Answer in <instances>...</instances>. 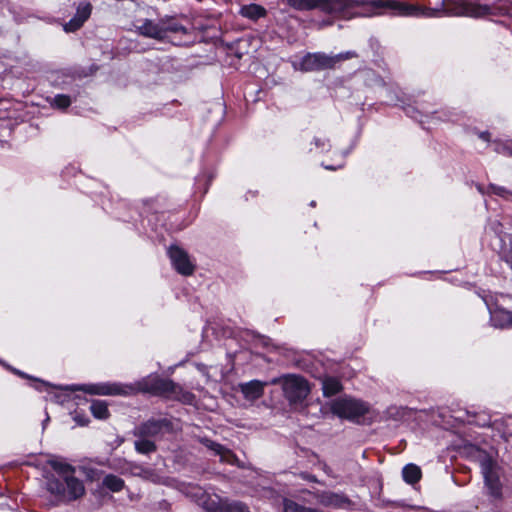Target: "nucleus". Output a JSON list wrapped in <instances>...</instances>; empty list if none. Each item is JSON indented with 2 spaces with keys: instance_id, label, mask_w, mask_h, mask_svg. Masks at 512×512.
I'll return each instance as SVG.
<instances>
[{
  "instance_id": "nucleus-2",
  "label": "nucleus",
  "mask_w": 512,
  "mask_h": 512,
  "mask_svg": "<svg viewBox=\"0 0 512 512\" xmlns=\"http://www.w3.org/2000/svg\"><path fill=\"white\" fill-rule=\"evenodd\" d=\"M49 464L55 474L46 478L48 492L64 502L76 500L85 494L84 484L75 476L74 467L58 460H50Z\"/></svg>"
},
{
  "instance_id": "nucleus-9",
  "label": "nucleus",
  "mask_w": 512,
  "mask_h": 512,
  "mask_svg": "<svg viewBox=\"0 0 512 512\" xmlns=\"http://www.w3.org/2000/svg\"><path fill=\"white\" fill-rule=\"evenodd\" d=\"M169 257L178 273L185 276L193 274L195 266L186 251L178 246H172L169 248Z\"/></svg>"
},
{
  "instance_id": "nucleus-28",
  "label": "nucleus",
  "mask_w": 512,
  "mask_h": 512,
  "mask_svg": "<svg viewBox=\"0 0 512 512\" xmlns=\"http://www.w3.org/2000/svg\"><path fill=\"white\" fill-rule=\"evenodd\" d=\"M314 143H315V146H316V147L325 148V146H326L325 141H324V140H321V139H319V138H315V139H314Z\"/></svg>"
},
{
  "instance_id": "nucleus-25",
  "label": "nucleus",
  "mask_w": 512,
  "mask_h": 512,
  "mask_svg": "<svg viewBox=\"0 0 512 512\" xmlns=\"http://www.w3.org/2000/svg\"><path fill=\"white\" fill-rule=\"evenodd\" d=\"M135 449L142 454H149L156 451L155 443L148 438H139L135 441Z\"/></svg>"
},
{
  "instance_id": "nucleus-19",
  "label": "nucleus",
  "mask_w": 512,
  "mask_h": 512,
  "mask_svg": "<svg viewBox=\"0 0 512 512\" xmlns=\"http://www.w3.org/2000/svg\"><path fill=\"white\" fill-rule=\"evenodd\" d=\"M239 13L248 19L257 20L266 15V10L258 4H249L242 6Z\"/></svg>"
},
{
  "instance_id": "nucleus-26",
  "label": "nucleus",
  "mask_w": 512,
  "mask_h": 512,
  "mask_svg": "<svg viewBox=\"0 0 512 512\" xmlns=\"http://www.w3.org/2000/svg\"><path fill=\"white\" fill-rule=\"evenodd\" d=\"M488 192L500 196L504 199H512V191L506 189L505 187L498 186L495 184H490L488 186Z\"/></svg>"
},
{
  "instance_id": "nucleus-27",
  "label": "nucleus",
  "mask_w": 512,
  "mask_h": 512,
  "mask_svg": "<svg viewBox=\"0 0 512 512\" xmlns=\"http://www.w3.org/2000/svg\"><path fill=\"white\" fill-rule=\"evenodd\" d=\"M71 104V100L66 95H57L54 98V105L58 108L64 109L67 108Z\"/></svg>"
},
{
  "instance_id": "nucleus-29",
  "label": "nucleus",
  "mask_w": 512,
  "mask_h": 512,
  "mask_svg": "<svg viewBox=\"0 0 512 512\" xmlns=\"http://www.w3.org/2000/svg\"><path fill=\"white\" fill-rule=\"evenodd\" d=\"M75 420L82 426L84 425H87L89 420L88 419H84V418H80V417H75Z\"/></svg>"
},
{
  "instance_id": "nucleus-20",
  "label": "nucleus",
  "mask_w": 512,
  "mask_h": 512,
  "mask_svg": "<svg viewBox=\"0 0 512 512\" xmlns=\"http://www.w3.org/2000/svg\"><path fill=\"white\" fill-rule=\"evenodd\" d=\"M90 411L97 419H107L110 416L108 405L101 400H94L90 406Z\"/></svg>"
},
{
  "instance_id": "nucleus-15",
  "label": "nucleus",
  "mask_w": 512,
  "mask_h": 512,
  "mask_svg": "<svg viewBox=\"0 0 512 512\" xmlns=\"http://www.w3.org/2000/svg\"><path fill=\"white\" fill-rule=\"evenodd\" d=\"M166 424L165 421L149 420L142 425L138 426L134 432L138 438H151L158 435L163 426Z\"/></svg>"
},
{
  "instance_id": "nucleus-22",
  "label": "nucleus",
  "mask_w": 512,
  "mask_h": 512,
  "mask_svg": "<svg viewBox=\"0 0 512 512\" xmlns=\"http://www.w3.org/2000/svg\"><path fill=\"white\" fill-rule=\"evenodd\" d=\"M492 320L495 323V325L500 326L502 328L512 327V311H496L492 316Z\"/></svg>"
},
{
  "instance_id": "nucleus-6",
  "label": "nucleus",
  "mask_w": 512,
  "mask_h": 512,
  "mask_svg": "<svg viewBox=\"0 0 512 512\" xmlns=\"http://www.w3.org/2000/svg\"><path fill=\"white\" fill-rule=\"evenodd\" d=\"M480 463L485 485L489 490V494L494 498H500L502 485L499 477V467L488 456H484Z\"/></svg>"
},
{
  "instance_id": "nucleus-31",
  "label": "nucleus",
  "mask_w": 512,
  "mask_h": 512,
  "mask_svg": "<svg viewBox=\"0 0 512 512\" xmlns=\"http://www.w3.org/2000/svg\"><path fill=\"white\" fill-rule=\"evenodd\" d=\"M192 398V395L190 393H184L183 394V399L186 400V401H189L190 399Z\"/></svg>"
},
{
  "instance_id": "nucleus-21",
  "label": "nucleus",
  "mask_w": 512,
  "mask_h": 512,
  "mask_svg": "<svg viewBox=\"0 0 512 512\" xmlns=\"http://www.w3.org/2000/svg\"><path fill=\"white\" fill-rule=\"evenodd\" d=\"M403 478L409 484L417 483L421 478V469L414 464H408L403 468Z\"/></svg>"
},
{
  "instance_id": "nucleus-18",
  "label": "nucleus",
  "mask_w": 512,
  "mask_h": 512,
  "mask_svg": "<svg viewBox=\"0 0 512 512\" xmlns=\"http://www.w3.org/2000/svg\"><path fill=\"white\" fill-rule=\"evenodd\" d=\"M322 390L325 397H331L342 390V384L335 377H324L322 379Z\"/></svg>"
},
{
  "instance_id": "nucleus-23",
  "label": "nucleus",
  "mask_w": 512,
  "mask_h": 512,
  "mask_svg": "<svg viewBox=\"0 0 512 512\" xmlns=\"http://www.w3.org/2000/svg\"><path fill=\"white\" fill-rule=\"evenodd\" d=\"M103 486L112 492H119L124 487V481L118 476L109 474L103 479Z\"/></svg>"
},
{
  "instance_id": "nucleus-24",
  "label": "nucleus",
  "mask_w": 512,
  "mask_h": 512,
  "mask_svg": "<svg viewBox=\"0 0 512 512\" xmlns=\"http://www.w3.org/2000/svg\"><path fill=\"white\" fill-rule=\"evenodd\" d=\"M389 6L398 11L400 15H416L418 14V8L413 5H406L402 2L390 1Z\"/></svg>"
},
{
  "instance_id": "nucleus-1",
  "label": "nucleus",
  "mask_w": 512,
  "mask_h": 512,
  "mask_svg": "<svg viewBox=\"0 0 512 512\" xmlns=\"http://www.w3.org/2000/svg\"><path fill=\"white\" fill-rule=\"evenodd\" d=\"M76 390L90 395L102 396H132L137 393H149L178 398L182 388L172 380L160 378L157 375H149L134 384L99 383L82 385Z\"/></svg>"
},
{
  "instance_id": "nucleus-17",
  "label": "nucleus",
  "mask_w": 512,
  "mask_h": 512,
  "mask_svg": "<svg viewBox=\"0 0 512 512\" xmlns=\"http://www.w3.org/2000/svg\"><path fill=\"white\" fill-rule=\"evenodd\" d=\"M205 507L210 512H249L247 508L240 503L227 504L226 502L220 501L216 504L212 501L210 504H206Z\"/></svg>"
},
{
  "instance_id": "nucleus-10",
  "label": "nucleus",
  "mask_w": 512,
  "mask_h": 512,
  "mask_svg": "<svg viewBox=\"0 0 512 512\" xmlns=\"http://www.w3.org/2000/svg\"><path fill=\"white\" fill-rule=\"evenodd\" d=\"M314 495L317 502L325 507L345 508L350 503L344 495L330 491L317 492Z\"/></svg>"
},
{
  "instance_id": "nucleus-16",
  "label": "nucleus",
  "mask_w": 512,
  "mask_h": 512,
  "mask_svg": "<svg viewBox=\"0 0 512 512\" xmlns=\"http://www.w3.org/2000/svg\"><path fill=\"white\" fill-rule=\"evenodd\" d=\"M161 24H163L165 40L169 38L170 34H187V28L174 17L166 16L162 18Z\"/></svg>"
},
{
  "instance_id": "nucleus-5",
  "label": "nucleus",
  "mask_w": 512,
  "mask_h": 512,
  "mask_svg": "<svg viewBox=\"0 0 512 512\" xmlns=\"http://www.w3.org/2000/svg\"><path fill=\"white\" fill-rule=\"evenodd\" d=\"M282 2L296 10L319 8L325 13L341 11L347 6L346 0H282Z\"/></svg>"
},
{
  "instance_id": "nucleus-32",
  "label": "nucleus",
  "mask_w": 512,
  "mask_h": 512,
  "mask_svg": "<svg viewBox=\"0 0 512 512\" xmlns=\"http://www.w3.org/2000/svg\"><path fill=\"white\" fill-rule=\"evenodd\" d=\"M279 381H280V380H276V379H275V380H273V381H272V383H274V384H275V383H277V382H279Z\"/></svg>"
},
{
  "instance_id": "nucleus-11",
  "label": "nucleus",
  "mask_w": 512,
  "mask_h": 512,
  "mask_svg": "<svg viewBox=\"0 0 512 512\" xmlns=\"http://www.w3.org/2000/svg\"><path fill=\"white\" fill-rule=\"evenodd\" d=\"M200 441L205 447L213 451L215 455H218L221 462L239 465L238 458L230 449L208 438H203Z\"/></svg>"
},
{
  "instance_id": "nucleus-7",
  "label": "nucleus",
  "mask_w": 512,
  "mask_h": 512,
  "mask_svg": "<svg viewBox=\"0 0 512 512\" xmlns=\"http://www.w3.org/2000/svg\"><path fill=\"white\" fill-rule=\"evenodd\" d=\"M445 10L453 15L480 17L489 13V7L467 0L444 2Z\"/></svg>"
},
{
  "instance_id": "nucleus-3",
  "label": "nucleus",
  "mask_w": 512,
  "mask_h": 512,
  "mask_svg": "<svg viewBox=\"0 0 512 512\" xmlns=\"http://www.w3.org/2000/svg\"><path fill=\"white\" fill-rule=\"evenodd\" d=\"M282 389L290 404L303 402L310 393L308 381L298 375H288L282 378Z\"/></svg>"
},
{
  "instance_id": "nucleus-30",
  "label": "nucleus",
  "mask_w": 512,
  "mask_h": 512,
  "mask_svg": "<svg viewBox=\"0 0 512 512\" xmlns=\"http://www.w3.org/2000/svg\"><path fill=\"white\" fill-rule=\"evenodd\" d=\"M480 138H482L485 141H489L490 140V134L488 132H482L480 134Z\"/></svg>"
},
{
  "instance_id": "nucleus-14",
  "label": "nucleus",
  "mask_w": 512,
  "mask_h": 512,
  "mask_svg": "<svg viewBox=\"0 0 512 512\" xmlns=\"http://www.w3.org/2000/svg\"><path fill=\"white\" fill-rule=\"evenodd\" d=\"M265 386V382L252 380L250 382L240 384L239 388L245 399L255 401L263 396Z\"/></svg>"
},
{
  "instance_id": "nucleus-12",
  "label": "nucleus",
  "mask_w": 512,
  "mask_h": 512,
  "mask_svg": "<svg viewBox=\"0 0 512 512\" xmlns=\"http://www.w3.org/2000/svg\"><path fill=\"white\" fill-rule=\"evenodd\" d=\"M137 32L142 36L159 41L165 40L164 28L163 24H161V19L158 23L153 20L146 19L141 25L137 26Z\"/></svg>"
},
{
  "instance_id": "nucleus-13",
  "label": "nucleus",
  "mask_w": 512,
  "mask_h": 512,
  "mask_svg": "<svg viewBox=\"0 0 512 512\" xmlns=\"http://www.w3.org/2000/svg\"><path fill=\"white\" fill-rule=\"evenodd\" d=\"M92 11V7L89 3L80 5L77 8V12L75 16L64 25V30L66 32H74L78 30L84 22L90 17Z\"/></svg>"
},
{
  "instance_id": "nucleus-4",
  "label": "nucleus",
  "mask_w": 512,
  "mask_h": 512,
  "mask_svg": "<svg viewBox=\"0 0 512 512\" xmlns=\"http://www.w3.org/2000/svg\"><path fill=\"white\" fill-rule=\"evenodd\" d=\"M368 406L359 400L341 398L331 403V411L340 418L354 420L368 412Z\"/></svg>"
},
{
  "instance_id": "nucleus-8",
  "label": "nucleus",
  "mask_w": 512,
  "mask_h": 512,
  "mask_svg": "<svg viewBox=\"0 0 512 512\" xmlns=\"http://www.w3.org/2000/svg\"><path fill=\"white\" fill-rule=\"evenodd\" d=\"M340 59L341 56L330 57L321 53L308 54L301 62V69L313 71L332 68Z\"/></svg>"
}]
</instances>
